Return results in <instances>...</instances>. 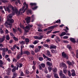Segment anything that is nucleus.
Instances as JSON below:
<instances>
[{
	"mask_svg": "<svg viewBox=\"0 0 78 78\" xmlns=\"http://www.w3.org/2000/svg\"><path fill=\"white\" fill-rule=\"evenodd\" d=\"M51 53H57V51L56 50H55L53 49H51Z\"/></svg>",
	"mask_w": 78,
	"mask_h": 78,
	"instance_id": "412c9836",
	"label": "nucleus"
},
{
	"mask_svg": "<svg viewBox=\"0 0 78 78\" xmlns=\"http://www.w3.org/2000/svg\"><path fill=\"white\" fill-rule=\"evenodd\" d=\"M23 54H26L27 55H29L30 54V52L28 51H23Z\"/></svg>",
	"mask_w": 78,
	"mask_h": 78,
	"instance_id": "9b49d317",
	"label": "nucleus"
},
{
	"mask_svg": "<svg viewBox=\"0 0 78 78\" xmlns=\"http://www.w3.org/2000/svg\"><path fill=\"white\" fill-rule=\"evenodd\" d=\"M44 71L45 73H48V71H47V69L46 68H45Z\"/></svg>",
	"mask_w": 78,
	"mask_h": 78,
	"instance_id": "ea45409f",
	"label": "nucleus"
},
{
	"mask_svg": "<svg viewBox=\"0 0 78 78\" xmlns=\"http://www.w3.org/2000/svg\"><path fill=\"white\" fill-rule=\"evenodd\" d=\"M18 30L19 31L20 33H22V30H21L20 28H18Z\"/></svg>",
	"mask_w": 78,
	"mask_h": 78,
	"instance_id": "e433bc0d",
	"label": "nucleus"
},
{
	"mask_svg": "<svg viewBox=\"0 0 78 78\" xmlns=\"http://www.w3.org/2000/svg\"><path fill=\"white\" fill-rule=\"evenodd\" d=\"M67 48H69V50L72 51V47L70 46V45H68L67 46Z\"/></svg>",
	"mask_w": 78,
	"mask_h": 78,
	"instance_id": "dca6fc26",
	"label": "nucleus"
},
{
	"mask_svg": "<svg viewBox=\"0 0 78 78\" xmlns=\"http://www.w3.org/2000/svg\"><path fill=\"white\" fill-rule=\"evenodd\" d=\"M43 45L44 47H47V48H49V46H48V45L47 44H43Z\"/></svg>",
	"mask_w": 78,
	"mask_h": 78,
	"instance_id": "c9c22d12",
	"label": "nucleus"
},
{
	"mask_svg": "<svg viewBox=\"0 0 78 78\" xmlns=\"http://www.w3.org/2000/svg\"><path fill=\"white\" fill-rule=\"evenodd\" d=\"M62 67H63V68H64L65 69H67V66L65 63H62Z\"/></svg>",
	"mask_w": 78,
	"mask_h": 78,
	"instance_id": "2eb2a0df",
	"label": "nucleus"
},
{
	"mask_svg": "<svg viewBox=\"0 0 78 78\" xmlns=\"http://www.w3.org/2000/svg\"><path fill=\"white\" fill-rule=\"evenodd\" d=\"M25 41L27 43L29 42V39H28V38H26L25 39Z\"/></svg>",
	"mask_w": 78,
	"mask_h": 78,
	"instance_id": "c03bdc74",
	"label": "nucleus"
},
{
	"mask_svg": "<svg viewBox=\"0 0 78 78\" xmlns=\"http://www.w3.org/2000/svg\"><path fill=\"white\" fill-rule=\"evenodd\" d=\"M47 59L48 60V61H51V58H48V57L47 58Z\"/></svg>",
	"mask_w": 78,
	"mask_h": 78,
	"instance_id": "e2e57ef3",
	"label": "nucleus"
},
{
	"mask_svg": "<svg viewBox=\"0 0 78 78\" xmlns=\"http://www.w3.org/2000/svg\"><path fill=\"white\" fill-rule=\"evenodd\" d=\"M7 7H9V8H12V15L14 16L15 14V13H16L17 14V16H19L20 15V12L18 11L16 7H14L12 5H10L8 6Z\"/></svg>",
	"mask_w": 78,
	"mask_h": 78,
	"instance_id": "f03ea898",
	"label": "nucleus"
},
{
	"mask_svg": "<svg viewBox=\"0 0 78 78\" xmlns=\"http://www.w3.org/2000/svg\"><path fill=\"white\" fill-rule=\"evenodd\" d=\"M31 17L32 19V22H33V21H34V15H32V16Z\"/></svg>",
	"mask_w": 78,
	"mask_h": 78,
	"instance_id": "2f4dec72",
	"label": "nucleus"
},
{
	"mask_svg": "<svg viewBox=\"0 0 78 78\" xmlns=\"http://www.w3.org/2000/svg\"><path fill=\"white\" fill-rule=\"evenodd\" d=\"M39 69L40 70H42V66L41 65H39Z\"/></svg>",
	"mask_w": 78,
	"mask_h": 78,
	"instance_id": "680f3d73",
	"label": "nucleus"
},
{
	"mask_svg": "<svg viewBox=\"0 0 78 78\" xmlns=\"http://www.w3.org/2000/svg\"><path fill=\"white\" fill-rule=\"evenodd\" d=\"M47 64L48 66H51V65H52V63H50V62H47Z\"/></svg>",
	"mask_w": 78,
	"mask_h": 78,
	"instance_id": "b1692460",
	"label": "nucleus"
},
{
	"mask_svg": "<svg viewBox=\"0 0 78 78\" xmlns=\"http://www.w3.org/2000/svg\"><path fill=\"white\" fill-rule=\"evenodd\" d=\"M30 5L31 6H36V4L35 3H30Z\"/></svg>",
	"mask_w": 78,
	"mask_h": 78,
	"instance_id": "c756f323",
	"label": "nucleus"
},
{
	"mask_svg": "<svg viewBox=\"0 0 78 78\" xmlns=\"http://www.w3.org/2000/svg\"><path fill=\"white\" fill-rule=\"evenodd\" d=\"M12 16H14V15H12V13L11 14H10V15H9V18H10V19H11V18H12Z\"/></svg>",
	"mask_w": 78,
	"mask_h": 78,
	"instance_id": "58836bf2",
	"label": "nucleus"
},
{
	"mask_svg": "<svg viewBox=\"0 0 78 78\" xmlns=\"http://www.w3.org/2000/svg\"><path fill=\"white\" fill-rule=\"evenodd\" d=\"M5 37L3 36L2 37V39H1V40L0 41V43H2V42H3L4 41H5Z\"/></svg>",
	"mask_w": 78,
	"mask_h": 78,
	"instance_id": "f3484780",
	"label": "nucleus"
},
{
	"mask_svg": "<svg viewBox=\"0 0 78 78\" xmlns=\"http://www.w3.org/2000/svg\"><path fill=\"white\" fill-rule=\"evenodd\" d=\"M8 50V49L7 48H3L2 49V51L3 52H6Z\"/></svg>",
	"mask_w": 78,
	"mask_h": 78,
	"instance_id": "6ab92c4d",
	"label": "nucleus"
},
{
	"mask_svg": "<svg viewBox=\"0 0 78 78\" xmlns=\"http://www.w3.org/2000/svg\"><path fill=\"white\" fill-rule=\"evenodd\" d=\"M10 39V37H9V35H7L6 36V39L8 41H9V39Z\"/></svg>",
	"mask_w": 78,
	"mask_h": 78,
	"instance_id": "393cba45",
	"label": "nucleus"
},
{
	"mask_svg": "<svg viewBox=\"0 0 78 78\" xmlns=\"http://www.w3.org/2000/svg\"><path fill=\"white\" fill-rule=\"evenodd\" d=\"M47 77L48 78H50V75H49V74H47Z\"/></svg>",
	"mask_w": 78,
	"mask_h": 78,
	"instance_id": "338daca9",
	"label": "nucleus"
},
{
	"mask_svg": "<svg viewBox=\"0 0 78 78\" xmlns=\"http://www.w3.org/2000/svg\"><path fill=\"white\" fill-rule=\"evenodd\" d=\"M16 69H15L14 68H13L12 69V72H15L16 71Z\"/></svg>",
	"mask_w": 78,
	"mask_h": 78,
	"instance_id": "052dcab7",
	"label": "nucleus"
},
{
	"mask_svg": "<svg viewBox=\"0 0 78 78\" xmlns=\"http://www.w3.org/2000/svg\"><path fill=\"white\" fill-rule=\"evenodd\" d=\"M55 41L57 43V44H58V42H60L61 41V40H60V38L58 36H56V38L55 39Z\"/></svg>",
	"mask_w": 78,
	"mask_h": 78,
	"instance_id": "6e6552de",
	"label": "nucleus"
},
{
	"mask_svg": "<svg viewBox=\"0 0 78 78\" xmlns=\"http://www.w3.org/2000/svg\"><path fill=\"white\" fill-rule=\"evenodd\" d=\"M70 40L72 42H73V43H75V40L74 38H70Z\"/></svg>",
	"mask_w": 78,
	"mask_h": 78,
	"instance_id": "a211bd4d",
	"label": "nucleus"
},
{
	"mask_svg": "<svg viewBox=\"0 0 78 78\" xmlns=\"http://www.w3.org/2000/svg\"><path fill=\"white\" fill-rule=\"evenodd\" d=\"M52 31V30H49L48 31L47 33H46V34H49V33H51V32Z\"/></svg>",
	"mask_w": 78,
	"mask_h": 78,
	"instance_id": "13d9d810",
	"label": "nucleus"
},
{
	"mask_svg": "<svg viewBox=\"0 0 78 78\" xmlns=\"http://www.w3.org/2000/svg\"><path fill=\"white\" fill-rule=\"evenodd\" d=\"M72 55V56H75V53H74V52H73V51H72L71 52Z\"/></svg>",
	"mask_w": 78,
	"mask_h": 78,
	"instance_id": "0e129e2a",
	"label": "nucleus"
},
{
	"mask_svg": "<svg viewBox=\"0 0 78 78\" xmlns=\"http://www.w3.org/2000/svg\"><path fill=\"white\" fill-rule=\"evenodd\" d=\"M11 69L8 68L6 70V72H11Z\"/></svg>",
	"mask_w": 78,
	"mask_h": 78,
	"instance_id": "37998d69",
	"label": "nucleus"
},
{
	"mask_svg": "<svg viewBox=\"0 0 78 78\" xmlns=\"http://www.w3.org/2000/svg\"><path fill=\"white\" fill-rule=\"evenodd\" d=\"M14 20L13 19H9L8 21L5 22L4 25L6 27L9 28V26L10 28H11L12 26V23H14ZM8 25L9 26H8Z\"/></svg>",
	"mask_w": 78,
	"mask_h": 78,
	"instance_id": "7ed1b4c3",
	"label": "nucleus"
},
{
	"mask_svg": "<svg viewBox=\"0 0 78 78\" xmlns=\"http://www.w3.org/2000/svg\"><path fill=\"white\" fill-rule=\"evenodd\" d=\"M62 56L63 57V58H66V57H67L66 54L65 53V52H63L62 53Z\"/></svg>",
	"mask_w": 78,
	"mask_h": 78,
	"instance_id": "ddd939ff",
	"label": "nucleus"
},
{
	"mask_svg": "<svg viewBox=\"0 0 78 78\" xmlns=\"http://www.w3.org/2000/svg\"><path fill=\"white\" fill-rule=\"evenodd\" d=\"M39 60L40 61H43V60H44V58H43V57H40L39 58Z\"/></svg>",
	"mask_w": 78,
	"mask_h": 78,
	"instance_id": "cd10ccee",
	"label": "nucleus"
},
{
	"mask_svg": "<svg viewBox=\"0 0 78 78\" xmlns=\"http://www.w3.org/2000/svg\"><path fill=\"white\" fill-rule=\"evenodd\" d=\"M40 50H41L40 49H39L37 48H36L35 50V53H37V52L39 51Z\"/></svg>",
	"mask_w": 78,
	"mask_h": 78,
	"instance_id": "4be33fe9",
	"label": "nucleus"
},
{
	"mask_svg": "<svg viewBox=\"0 0 78 78\" xmlns=\"http://www.w3.org/2000/svg\"><path fill=\"white\" fill-rule=\"evenodd\" d=\"M55 28V26H52L48 27V28L50 30L51 29H53V28Z\"/></svg>",
	"mask_w": 78,
	"mask_h": 78,
	"instance_id": "f704fd0d",
	"label": "nucleus"
},
{
	"mask_svg": "<svg viewBox=\"0 0 78 78\" xmlns=\"http://www.w3.org/2000/svg\"><path fill=\"white\" fill-rule=\"evenodd\" d=\"M56 72H57V69H54V70H53V73H56Z\"/></svg>",
	"mask_w": 78,
	"mask_h": 78,
	"instance_id": "49530a36",
	"label": "nucleus"
},
{
	"mask_svg": "<svg viewBox=\"0 0 78 78\" xmlns=\"http://www.w3.org/2000/svg\"><path fill=\"white\" fill-rule=\"evenodd\" d=\"M17 73H13V76L12 77V78H15L17 76Z\"/></svg>",
	"mask_w": 78,
	"mask_h": 78,
	"instance_id": "5701e85b",
	"label": "nucleus"
},
{
	"mask_svg": "<svg viewBox=\"0 0 78 78\" xmlns=\"http://www.w3.org/2000/svg\"><path fill=\"white\" fill-rule=\"evenodd\" d=\"M34 39H37L38 40H41V39H42L43 38V36L40 35V37H39L37 36H35L34 37Z\"/></svg>",
	"mask_w": 78,
	"mask_h": 78,
	"instance_id": "39448f33",
	"label": "nucleus"
},
{
	"mask_svg": "<svg viewBox=\"0 0 78 78\" xmlns=\"http://www.w3.org/2000/svg\"><path fill=\"white\" fill-rule=\"evenodd\" d=\"M39 42V41L37 40H36L34 41V42L33 43V44H37Z\"/></svg>",
	"mask_w": 78,
	"mask_h": 78,
	"instance_id": "7c9ffc66",
	"label": "nucleus"
},
{
	"mask_svg": "<svg viewBox=\"0 0 78 78\" xmlns=\"http://www.w3.org/2000/svg\"><path fill=\"white\" fill-rule=\"evenodd\" d=\"M76 57L78 58V50H76Z\"/></svg>",
	"mask_w": 78,
	"mask_h": 78,
	"instance_id": "79ce46f5",
	"label": "nucleus"
},
{
	"mask_svg": "<svg viewBox=\"0 0 78 78\" xmlns=\"http://www.w3.org/2000/svg\"><path fill=\"white\" fill-rule=\"evenodd\" d=\"M3 61L2 60L0 59V64L1 65H2L3 64Z\"/></svg>",
	"mask_w": 78,
	"mask_h": 78,
	"instance_id": "4d7b16f0",
	"label": "nucleus"
},
{
	"mask_svg": "<svg viewBox=\"0 0 78 78\" xmlns=\"http://www.w3.org/2000/svg\"><path fill=\"white\" fill-rule=\"evenodd\" d=\"M41 66L43 68H44V67H45V64H44V63H42V64H41Z\"/></svg>",
	"mask_w": 78,
	"mask_h": 78,
	"instance_id": "473e14b6",
	"label": "nucleus"
},
{
	"mask_svg": "<svg viewBox=\"0 0 78 78\" xmlns=\"http://www.w3.org/2000/svg\"><path fill=\"white\" fill-rule=\"evenodd\" d=\"M62 78H66V76H65V75L64 74L62 75Z\"/></svg>",
	"mask_w": 78,
	"mask_h": 78,
	"instance_id": "774afa93",
	"label": "nucleus"
},
{
	"mask_svg": "<svg viewBox=\"0 0 78 78\" xmlns=\"http://www.w3.org/2000/svg\"><path fill=\"white\" fill-rule=\"evenodd\" d=\"M43 57L44 58V59H45V58H48V57L45 56V55L44 54H43Z\"/></svg>",
	"mask_w": 78,
	"mask_h": 78,
	"instance_id": "a19ab883",
	"label": "nucleus"
},
{
	"mask_svg": "<svg viewBox=\"0 0 78 78\" xmlns=\"http://www.w3.org/2000/svg\"><path fill=\"white\" fill-rule=\"evenodd\" d=\"M13 39L15 41H18V40H19L18 38L15 37H13Z\"/></svg>",
	"mask_w": 78,
	"mask_h": 78,
	"instance_id": "4c0bfd02",
	"label": "nucleus"
},
{
	"mask_svg": "<svg viewBox=\"0 0 78 78\" xmlns=\"http://www.w3.org/2000/svg\"><path fill=\"white\" fill-rule=\"evenodd\" d=\"M19 42L21 45H23L24 44H25V41H19Z\"/></svg>",
	"mask_w": 78,
	"mask_h": 78,
	"instance_id": "a878e982",
	"label": "nucleus"
},
{
	"mask_svg": "<svg viewBox=\"0 0 78 78\" xmlns=\"http://www.w3.org/2000/svg\"><path fill=\"white\" fill-rule=\"evenodd\" d=\"M23 55V52L22 51V50H21V52L20 55L22 56V55Z\"/></svg>",
	"mask_w": 78,
	"mask_h": 78,
	"instance_id": "3c124183",
	"label": "nucleus"
},
{
	"mask_svg": "<svg viewBox=\"0 0 78 78\" xmlns=\"http://www.w3.org/2000/svg\"><path fill=\"white\" fill-rule=\"evenodd\" d=\"M23 5L24 6L23 7L22 9H21L19 10L20 12V13L21 15H22V13H24L26 10H27V14H29V13L31 14V10L29 9L28 10V4H27L26 2H25L23 4Z\"/></svg>",
	"mask_w": 78,
	"mask_h": 78,
	"instance_id": "f257e3e1",
	"label": "nucleus"
},
{
	"mask_svg": "<svg viewBox=\"0 0 78 78\" xmlns=\"http://www.w3.org/2000/svg\"><path fill=\"white\" fill-rule=\"evenodd\" d=\"M48 69L49 70V72H51V69H52V68L49 66L48 67Z\"/></svg>",
	"mask_w": 78,
	"mask_h": 78,
	"instance_id": "72a5a7b5",
	"label": "nucleus"
},
{
	"mask_svg": "<svg viewBox=\"0 0 78 78\" xmlns=\"http://www.w3.org/2000/svg\"><path fill=\"white\" fill-rule=\"evenodd\" d=\"M46 55L48 56V57H51V55L50 52L49 51H47Z\"/></svg>",
	"mask_w": 78,
	"mask_h": 78,
	"instance_id": "1a4fd4ad",
	"label": "nucleus"
},
{
	"mask_svg": "<svg viewBox=\"0 0 78 78\" xmlns=\"http://www.w3.org/2000/svg\"><path fill=\"white\" fill-rule=\"evenodd\" d=\"M66 62L69 66H73V63L69 61H67Z\"/></svg>",
	"mask_w": 78,
	"mask_h": 78,
	"instance_id": "4468645a",
	"label": "nucleus"
},
{
	"mask_svg": "<svg viewBox=\"0 0 78 78\" xmlns=\"http://www.w3.org/2000/svg\"><path fill=\"white\" fill-rule=\"evenodd\" d=\"M63 72L64 73L66 74V73H67V71L66 69L63 70Z\"/></svg>",
	"mask_w": 78,
	"mask_h": 78,
	"instance_id": "de8ad7c7",
	"label": "nucleus"
},
{
	"mask_svg": "<svg viewBox=\"0 0 78 78\" xmlns=\"http://www.w3.org/2000/svg\"><path fill=\"white\" fill-rule=\"evenodd\" d=\"M71 75L73 76H75V71L74 69H73L71 71Z\"/></svg>",
	"mask_w": 78,
	"mask_h": 78,
	"instance_id": "9d476101",
	"label": "nucleus"
},
{
	"mask_svg": "<svg viewBox=\"0 0 78 78\" xmlns=\"http://www.w3.org/2000/svg\"><path fill=\"white\" fill-rule=\"evenodd\" d=\"M69 37L67 36H65L63 37V39H68Z\"/></svg>",
	"mask_w": 78,
	"mask_h": 78,
	"instance_id": "5fc2aeb1",
	"label": "nucleus"
},
{
	"mask_svg": "<svg viewBox=\"0 0 78 78\" xmlns=\"http://www.w3.org/2000/svg\"><path fill=\"white\" fill-rule=\"evenodd\" d=\"M30 19H31L30 17H27L25 19L27 23H29L30 22Z\"/></svg>",
	"mask_w": 78,
	"mask_h": 78,
	"instance_id": "0eeeda50",
	"label": "nucleus"
},
{
	"mask_svg": "<svg viewBox=\"0 0 78 78\" xmlns=\"http://www.w3.org/2000/svg\"><path fill=\"white\" fill-rule=\"evenodd\" d=\"M13 62H17V60L15 58H13Z\"/></svg>",
	"mask_w": 78,
	"mask_h": 78,
	"instance_id": "864d4df0",
	"label": "nucleus"
},
{
	"mask_svg": "<svg viewBox=\"0 0 78 78\" xmlns=\"http://www.w3.org/2000/svg\"><path fill=\"white\" fill-rule=\"evenodd\" d=\"M37 6H35L34 8H32V9H33V10H35V9H37Z\"/></svg>",
	"mask_w": 78,
	"mask_h": 78,
	"instance_id": "6e6d98bb",
	"label": "nucleus"
},
{
	"mask_svg": "<svg viewBox=\"0 0 78 78\" xmlns=\"http://www.w3.org/2000/svg\"><path fill=\"white\" fill-rule=\"evenodd\" d=\"M21 57H22V56L20 55V54H19L16 56V59L18 60H19L20 59V58H21Z\"/></svg>",
	"mask_w": 78,
	"mask_h": 78,
	"instance_id": "f8f14e48",
	"label": "nucleus"
},
{
	"mask_svg": "<svg viewBox=\"0 0 78 78\" xmlns=\"http://www.w3.org/2000/svg\"><path fill=\"white\" fill-rule=\"evenodd\" d=\"M63 42H64V43H67L68 44V43H69V42L68 41H63Z\"/></svg>",
	"mask_w": 78,
	"mask_h": 78,
	"instance_id": "69168bd1",
	"label": "nucleus"
},
{
	"mask_svg": "<svg viewBox=\"0 0 78 78\" xmlns=\"http://www.w3.org/2000/svg\"><path fill=\"white\" fill-rule=\"evenodd\" d=\"M66 33L65 32H62L60 35V36H64V35H66Z\"/></svg>",
	"mask_w": 78,
	"mask_h": 78,
	"instance_id": "aec40b11",
	"label": "nucleus"
},
{
	"mask_svg": "<svg viewBox=\"0 0 78 78\" xmlns=\"http://www.w3.org/2000/svg\"><path fill=\"white\" fill-rule=\"evenodd\" d=\"M59 23H61V20H58H58H57L56 21H55V23H59Z\"/></svg>",
	"mask_w": 78,
	"mask_h": 78,
	"instance_id": "8fccbe9b",
	"label": "nucleus"
},
{
	"mask_svg": "<svg viewBox=\"0 0 78 78\" xmlns=\"http://www.w3.org/2000/svg\"><path fill=\"white\" fill-rule=\"evenodd\" d=\"M59 73V75L60 76H62V75H64V74H62V71L61 70L60 71Z\"/></svg>",
	"mask_w": 78,
	"mask_h": 78,
	"instance_id": "c85d7f7f",
	"label": "nucleus"
},
{
	"mask_svg": "<svg viewBox=\"0 0 78 78\" xmlns=\"http://www.w3.org/2000/svg\"><path fill=\"white\" fill-rule=\"evenodd\" d=\"M56 48V46H51L50 47V49H52L53 48Z\"/></svg>",
	"mask_w": 78,
	"mask_h": 78,
	"instance_id": "bb28decb",
	"label": "nucleus"
},
{
	"mask_svg": "<svg viewBox=\"0 0 78 78\" xmlns=\"http://www.w3.org/2000/svg\"><path fill=\"white\" fill-rule=\"evenodd\" d=\"M30 51L31 52V54H32V55H34L35 54H34V51H33V50H31Z\"/></svg>",
	"mask_w": 78,
	"mask_h": 78,
	"instance_id": "a18cd8bd",
	"label": "nucleus"
},
{
	"mask_svg": "<svg viewBox=\"0 0 78 78\" xmlns=\"http://www.w3.org/2000/svg\"><path fill=\"white\" fill-rule=\"evenodd\" d=\"M33 26L32 25H29L27 26H26L25 27L26 29L24 30L25 32L26 33H28V32L29 31L28 30H30V28H31V27H33Z\"/></svg>",
	"mask_w": 78,
	"mask_h": 78,
	"instance_id": "20e7f679",
	"label": "nucleus"
},
{
	"mask_svg": "<svg viewBox=\"0 0 78 78\" xmlns=\"http://www.w3.org/2000/svg\"><path fill=\"white\" fill-rule=\"evenodd\" d=\"M54 76L55 77V78H56V77H58V75L56 73L54 74Z\"/></svg>",
	"mask_w": 78,
	"mask_h": 78,
	"instance_id": "bf43d9fd",
	"label": "nucleus"
},
{
	"mask_svg": "<svg viewBox=\"0 0 78 78\" xmlns=\"http://www.w3.org/2000/svg\"><path fill=\"white\" fill-rule=\"evenodd\" d=\"M59 31H55L53 32V34H56V33H59Z\"/></svg>",
	"mask_w": 78,
	"mask_h": 78,
	"instance_id": "09e8293b",
	"label": "nucleus"
},
{
	"mask_svg": "<svg viewBox=\"0 0 78 78\" xmlns=\"http://www.w3.org/2000/svg\"><path fill=\"white\" fill-rule=\"evenodd\" d=\"M3 8L6 11H8L9 13H10L11 12V10L9 9V7H7L6 9V7L5 6H3Z\"/></svg>",
	"mask_w": 78,
	"mask_h": 78,
	"instance_id": "423d86ee",
	"label": "nucleus"
},
{
	"mask_svg": "<svg viewBox=\"0 0 78 78\" xmlns=\"http://www.w3.org/2000/svg\"><path fill=\"white\" fill-rule=\"evenodd\" d=\"M68 74L69 76H71V74H70V72L69 71H68Z\"/></svg>",
	"mask_w": 78,
	"mask_h": 78,
	"instance_id": "603ef678",
	"label": "nucleus"
}]
</instances>
